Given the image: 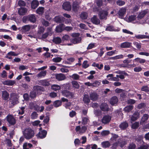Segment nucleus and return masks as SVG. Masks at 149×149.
<instances>
[{"instance_id": "8fccbe9b", "label": "nucleus", "mask_w": 149, "mask_h": 149, "mask_svg": "<svg viewBox=\"0 0 149 149\" xmlns=\"http://www.w3.org/2000/svg\"><path fill=\"white\" fill-rule=\"evenodd\" d=\"M70 77L74 80H79V79L80 76L77 74H74L70 76Z\"/></svg>"}, {"instance_id": "4c0bfd02", "label": "nucleus", "mask_w": 149, "mask_h": 149, "mask_svg": "<svg viewBox=\"0 0 149 149\" xmlns=\"http://www.w3.org/2000/svg\"><path fill=\"white\" fill-rule=\"evenodd\" d=\"M83 101L86 103H88L89 102L90 100L88 95L86 94L84 95Z\"/></svg>"}, {"instance_id": "680f3d73", "label": "nucleus", "mask_w": 149, "mask_h": 149, "mask_svg": "<svg viewBox=\"0 0 149 149\" xmlns=\"http://www.w3.org/2000/svg\"><path fill=\"white\" fill-rule=\"evenodd\" d=\"M62 58L60 57H56L52 59L53 61L55 62H60Z\"/></svg>"}, {"instance_id": "864d4df0", "label": "nucleus", "mask_w": 149, "mask_h": 149, "mask_svg": "<svg viewBox=\"0 0 149 149\" xmlns=\"http://www.w3.org/2000/svg\"><path fill=\"white\" fill-rule=\"evenodd\" d=\"M96 43H90L87 47V49H90L95 47Z\"/></svg>"}, {"instance_id": "f704fd0d", "label": "nucleus", "mask_w": 149, "mask_h": 149, "mask_svg": "<svg viewBox=\"0 0 149 149\" xmlns=\"http://www.w3.org/2000/svg\"><path fill=\"white\" fill-rule=\"evenodd\" d=\"M65 19L63 17H56L54 18V21L57 22H64Z\"/></svg>"}, {"instance_id": "7ed1b4c3", "label": "nucleus", "mask_w": 149, "mask_h": 149, "mask_svg": "<svg viewBox=\"0 0 149 149\" xmlns=\"http://www.w3.org/2000/svg\"><path fill=\"white\" fill-rule=\"evenodd\" d=\"M126 21L128 22H132L134 24L138 23L139 22L137 17L136 15H131L126 19Z\"/></svg>"}, {"instance_id": "0e129e2a", "label": "nucleus", "mask_w": 149, "mask_h": 149, "mask_svg": "<svg viewBox=\"0 0 149 149\" xmlns=\"http://www.w3.org/2000/svg\"><path fill=\"white\" fill-rule=\"evenodd\" d=\"M100 83L98 81H95L93 83H92V86L97 87L99 86L100 84Z\"/></svg>"}, {"instance_id": "1a4fd4ad", "label": "nucleus", "mask_w": 149, "mask_h": 149, "mask_svg": "<svg viewBox=\"0 0 149 149\" xmlns=\"http://www.w3.org/2000/svg\"><path fill=\"white\" fill-rule=\"evenodd\" d=\"M111 118V116L107 115L104 116L102 119V122L104 124H107L109 123Z\"/></svg>"}, {"instance_id": "5701e85b", "label": "nucleus", "mask_w": 149, "mask_h": 149, "mask_svg": "<svg viewBox=\"0 0 149 149\" xmlns=\"http://www.w3.org/2000/svg\"><path fill=\"white\" fill-rule=\"evenodd\" d=\"M131 46V43L128 42H125L121 44L120 47L122 48H129Z\"/></svg>"}, {"instance_id": "4d7b16f0", "label": "nucleus", "mask_w": 149, "mask_h": 149, "mask_svg": "<svg viewBox=\"0 0 149 149\" xmlns=\"http://www.w3.org/2000/svg\"><path fill=\"white\" fill-rule=\"evenodd\" d=\"M81 17L83 19H86L87 17V13L86 12L82 13L80 15Z\"/></svg>"}, {"instance_id": "c9c22d12", "label": "nucleus", "mask_w": 149, "mask_h": 149, "mask_svg": "<svg viewBox=\"0 0 149 149\" xmlns=\"http://www.w3.org/2000/svg\"><path fill=\"white\" fill-rule=\"evenodd\" d=\"M61 86L57 84H53L51 86V88L55 91L60 90Z\"/></svg>"}, {"instance_id": "603ef678", "label": "nucleus", "mask_w": 149, "mask_h": 149, "mask_svg": "<svg viewBox=\"0 0 149 149\" xmlns=\"http://www.w3.org/2000/svg\"><path fill=\"white\" fill-rule=\"evenodd\" d=\"M108 79L109 80L114 81H119V79L118 77V75H117L116 77H112L108 78Z\"/></svg>"}, {"instance_id": "f03ea898", "label": "nucleus", "mask_w": 149, "mask_h": 149, "mask_svg": "<svg viewBox=\"0 0 149 149\" xmlns=\"http://www.w3.org/2000/svg\"><path fill=\"white\" fill-rule=\"evenodd\" d=\"M73 38L71 40V42L74 44L79 43L81 42V38L79 36V34L78 33H74L71 34Z\"/></svg>"}, {"instance_id": "2eb2a0df", "label": "nucleus", "mask_w": 149, "mask_h": 149, "mask_svg": "<svg viewBox=\"0 0 149 149\" xmlns=\"http://www.w3.org/2000/svg\"><path fill=\"white\" fill-rule=\"evenodd\" d=\"M111 134L112 136L110 139L111 142L113 143L116 142L117 140V141H119L120 139L118 135L112 133Z\"/></svg>"}, {"instance_id": "aec40b11", "label": "nucleus", "mask_w": 149, "mask_h": 149, "mask_svg": "<svg viewBox=\"0 0 149 149\" xmlns=\"http://www.w3.org/2000/svg\"><path fill=\"white\" fill-rule=\"evenodd\" d=\"M98 97V95L95 92L91 93L90 94V99L93 101L96 100L97 99Z\"/></svg>"}, {"instance_id": "e2e57ef3", "label": "nucleus", "mask_w": 149, "mask_h": 149, "mask_svg": "<svg viewBox=\"0 0 149 149\" xmlns=\"http://www.w3.org/2000/svg\"><path fill=\"white\" fill-rule=\"evenodd\" d=\"M18 4L20 6H24L26 5L25 3L22 0L19 1L18 2Z\"/></svg>"}, {"instance_id": "a18cd8bd", "label": "nucleus", "mask_w": 149, "mask_h": 149, "mask_svg": "<svg viewBox=\"0 0 149 149\" xmlns=\"http://www.w3.org/2000/svg\"><path fill=\"white\" fill-rule=\"evenodd\" d=\"M134 61H139L140 63H143L145 62L146 61L145 59L142 58H137L135 59Z\"/></svg>"}, {"instance_id": "c756f323", "label": "nucleus", "mask_w": 149, "mask_h": 149, "mask_svg": "<svg viewBox=\"0 0 149 149\" xmlns=\"http://www.w3.org/2000/svg\"><path fill=\"white\" fill-rule=\"evenodd\" d=\"M124 57L122 54H120L115 56L110 57L109 58V59L112 60H116L123 58Z\"/></svg>"}, {"instance_id": "c85d7f7f", "label": "nucleus", "mask_w": 149, "mask_h": 149, "mask_svg": "<svg viewBox=\"0 0 149 149\" xmlns=\"http://www.w3.org/2000/svg\"><path fill=\"white\" fill-rule=\"evenodd\" d=\"M39 82L41 85L44 86H48L50 84L49 81L47 79L41 80Z\"/></svg>"}, {"instance_id": "49530a36", "label": "nucleus", "mask_w": 149, "mask_h": 149, "mask_svg": "<svg viewBox=\"0 0 149 149\" xmlns=\"http://www.w3.org/2000/svg\"><path fill=\"white\" fill-rule=\"evenodd\" d=\"M133 108V106L132 105H129L126 106L124 108V111L126 112H129L132 110Z\"/></svg>"}, {"instance_id": "dca6fc26", "label": "nucleus", "mask_w": 149, "mask_h": 149, "mask_svg": "<svg viewBox=\"0 0 149 149\" xmlns=\"http://www.w3.org/2000/svg\"><path fill=\"white\" fill-rule=\"evenodd\" d=\"M27 9L25 8L21 7L18 10V13L20 15H24L27 12Z\"/></svg>"}, {"instance_id": "cd10ccee", "label": "nucleus", "mask_w": 149, "mask_h": 149, "mask_svg": "<svg viewBox=\"0 0 149 149\" xmlns=\"http://www.w3.org/2000/svg\"><path fill=\"white\" fill-rule=\"evenodd\" d=\"M39 3L38 1L36 0H33L31 3V8L32 9L36 8L38 6Z\"/></svg>"}, {"instance_id": "9b49d317", "label": "nucleus", "mask_w": 149, "mask_h": 149, "mask_svg": "<svg viewBox=\"0 0 149 149\" xmlns=\"http://www.w3.org/2000/svg\"><path fill=\"white\" fill-rule=\"evenodd\" d=\"M126 11V9L125 8H122L120 9L118 13L119 17L121 19L123 18L125 14Z\"/></svg>"}, {"instance_id": "2f4dec72", "label": "nucleus", "mask_w": 149, "mask_h": 149, "mask_svg": "<svg viewBox=\"0 0 149 149\" xmlns=\"http://www.w3.org/2000/svg\"><path fill=\"white\" fill-rule=\"evenodd\" d=\"M65 25L63 24H61L59 26L56 27V30L57 32H61L63 30V29H64Z\"/></svg>"}, {"instance_id": "f257e3e1", "label": "nucleus", "mask_w": 149, "mask_h": 149, "mask_svg": "<svg viewBox=\"0 0 149 149\" xmlns=\"http://www.w3.org/2000/svg\"><path fill=\"white\" fill-rule=\"evenodd\" d=\"M24 137L27 139H29L32 138L34 135V132L31 129L26 128L23 131Z\"/></svg>"}, {"instance_id": "a19ab883", "label": "nucleus", "mask_w": 149, "mask_h": 149, "mask_svg": "<svg viewBox=\"0 0 149 149\" xmlns=\"http://www.w3.org/2000/svg\"><path fill=\"white\" fill-rule=\"evenodd\" d=\"M102 146L104 148H107L110 146V144L108 141L103 142L101 143Z\"/></svg>"}, {"instance_id": "13d9d810", "label": "nucleus", "mask_w": 149, "mask_h": 149, "mask_svg": "<svg viewBox=\"0 0 149 149\" xmlns=\"http://www.w3.org/2000/svg\"><path fill=\"white\" fill-rule=\"evenodd\" d=\"M110 133L109 130H104L101 132V134L102 136H105L108 135Z\"/></svg>"}, {"instance_id": "6ab92c4d", "label": "nucleus", "mask_w": 149, "mask_h": 149, "mask_svg": "<svg viewBox=\"0 0 149 149\" xmlns=\"http://www.w3.org/2000/svg\"><path fill=\"white\" fill-rule=\"evenodd\" d=\"M28 20L31 22L34 23L36 21V18L34 15L31 14L27 16Z\"/></svg>"}, {"instance_id": "b1692460", "label": "nucleus", "mask_w": 149, "mask_h": 149, "mask_svg": "<svg viewBox=\"0 0 149 149\" xmlns=\"http://www.w3.org/2000/svg\"><path fill=\"white\" fill-rule=\"evenodd\" d=\"M15 83V81L12 80L6 81L3 82V84L8 86H12Z\"/></svg>"}, {"instance_id": "f3484780", "label": "nucleus", "mask_w": 149, "mask_h": 149, "mask_svg": "<svg viewBox=\"0 0 149 149\" xmlns=\"http://www.w3.org/2000/svg\"><path fill=\"white\" fill-rule=\"evenodd\" d=\"M92 22L95 24H99L100 23V20L97 17L96 15H94L91 19Z\"/></svg>"}, {"instance_id": "774afa93", "label": "nucleus", "mask_w": 149, "mask_h": 149, "mask_svg": "<svg viewBox=\"0 0 149 149\" xmlns=\"http://www.w3.org/2000/svg\"><path fill=\"white\" fill-rule=\"evenodd\" d=\"M80 141L78 139H76L74 141V143L75 146H78L81 144Z\"/></svg>"}, {"instance_id": "6e6552de", "label": "nucleus", "mask_w": 149, "mask_h": 149, "mask_svg": "<svg viewBox=\"0 0 149 149\" xmlns=\"http://www.w3.org/2000/svg\"><path fill=\"white\" fill-rule=\"evenodd\" d=\"M63 95L69 98H72L74 97V94L69 91L64 90L62 91Z\"/></svg>"}, {"instance_id": "f8f14e48", "label": "nucleus", "mask_w": 149, "mask_h": 149, "mask_svg": "<svg viewBox=\"0 0 149 149\" xmlns=\"http://www.w3.org/2000/svg\"><path fill=\"white\" fill-rule=\"evenodd\" d=\"M47 134V132L46 131L42 130L40 131L36 136L38 138L42 139L46 137Z\"/></svg>"}, {"instance_id": "de8ad7c7", "label": "nucleus", "mask_w": 149, "mask_h": 149, "mask_svg": "<svg viewBox=\"0 0 149 149\" xmlns=\"http://www.w3.org/2000/svg\"><path fill=\"white\" fill-rule=\"evenodd\" d=\"M61 104V100H57L55 101L54 103V107H57L60 106Z\"/></svg>"}, {"instance_id": "6e6d98bb", "label": "nucleus", "mask_w": 149, "mask_h": 149, "mask_svg": "<svg viewBox=\"0 0 149 149\" xmlns=\"http://www.w3.org/2000/svg\"><path fill=\"white\" fill-rule=\"evenodd\" d=\"M139 126V123L138 122H136L133 124L132 126V127L133 129L137 128Z\"/></svg>"}, {"instance_id": "79ce46f5", "label": "nucleus", "mask_w": 149, "mask_h": 149, "mask_svg": "<svg viewBox=\"0 0 149 149\" xmlns=\"http://www.w3.org/2000/svg\"><path fill=\"white\" fill-rule=\"evenodd\" d=\"M72 84L73 87L74 88L78 89L79 88V85L78 82L76 81H73L72 82Z\"/></svg>"}, {"instance_id": "4be33fe9", "label": "nucleus", "mask_w": 149, "mask_h": 149, "mask_svg": "<svg viewBox=\"0 0 149 149\" xmlns=\"http://www.w3.org/2000/svg\"><path fill=\"white\" fill-rule=\"evenodd\" d=\"M147 12L146 10H143L141 11L138 14L137 16L138 19L139 21L140 19H142L146 14Z\"/></svg>"}, {"instance_id": "423d86ee", "label": "nucleus", "mask_w": 149, "mask_h": 149, "mask_svg": "<svg viewBox=\"0 0 149 149\" xmlns=\"http://www.w3.org/2000/svg\"><path fill=\"white\" fill-rule=\"evenodd\" d=\"M108 13L107 11L101 10L99 11L98 14L100 18L101 19L106 20L107 19Z\"/></svg>"}, {"instance_id": "bb28decb", "label": "nucleus", "mask_w": 149, "mask_h": 149, "mask_svg": "<svg viewBox=\"0 0 149 149\" xmlns=\"http://www.w3.org/2000/svg\"><path fill=\"white\" fill-rule=\"evenodd\" d=\"M139 113L138 112H135L131 117V120L134 121L139 117Z\"/></svg>"}, {"instance_id": "58836bf2", "label": "nucleus", "mask_w": 149, "mask_h": 149, "mask_svg": "<svg viewBox=\"0 0 149 149\" xmlns=\"http://www.w3.org/2000/svg\"><path fill=\"white\" fill-rule=\"evenodd\" d=\"M32 146V145L30 143H25L23 145V149H29Z\"/></svg>"}, {"instance_id": "72a5a7b5", "label": "nucleus", "mask_w": 149, "mask_h": 149, "mask_svg": "<svg viewBox=\"0 0 149 149\" xmlns=\"http://www.w3.org/2000/svg\"><path fill=\"white\" fill-rule=\"evenodd\" d=\"M128 126V124L125 122L121 123L119 125V127L121 130H125Z\"/></svg>"}, {"instance_id": "393cba45", "label": "nucleus", "mask_w": 149, "mask_h": 149, "mask_svg": "<svg viewBox=\"0 0 149 149\" xmlns=\"http://www.w3.org/2000/svg\"><path fill=\"white\" fill-rule=\"evenodd\" d=\"M2 97L3 99L4 100H7L9 97V94L8 92L4 91L2 92Z\"/></svg>"}, {"instance_id": "39448f33", "label": "nucleus", "mask_w": 149, "mask_h": 149, "mask_svg": "<svg viewBox=\"0 0 149 149\" xmlns=\"http://www.w3.org/2000/svg\"><path fill=\"white\" fill-rule=\"evenodd\" d=\"M127 143V140L125 139H123L122 141L119 142V141L115 142L113 144V147L115 149L116 148L118 145L120 146V147L122 148L124 145L126 144Z\"/></svg>"}, {"instance_id": "69168bd1", "label": "nucleus", "mask_w": 149, "mask_h": 149, "mask_svg": "<svg viewBox=\"0 0 149 149\" xmlns=\"http://www.w3.org/2000/svg\"><path fill=\"white\" fill-rule=\"evenodd\" d=\"M38 117V114L35 112H33L31 115V118L32 119H36Z\"/></svg>"}, {"instance_id": "a878e982", "label": "nucleus", "mask_w": 149, "mask_h": 149, "mask_svg": "<svg viewBox=\"0 0 149 149\" xmlns=\"http://www.w3.org/2000/svg\"><path fill=\"white\" fill-rule=\"evenodd\" d=\"M47 74L46 70H44L40 72L37 75V77L39 78H43L45 77Z\"/></svg>"}, {"instance_id": "4468645a", "label": "nucleus", "mask_w": 149, "mask_h": 149, "mask_svg": "<svg viewBox=\"0 0 149 149\" xmlns=\"http://www.w3.org/2000/svg\"><path fill=\"white\" fill-rule=\"evenodd\" d=\"M63 8L65 10H70L71 9V6L70 3L66 2L63 3L62 5Z\"/></svg>"}, {"instance_id": "7c9ffc66", "label": "nucleus", "mask_w": 149, "mask_h": 149, "mask_svg": "<svg viewBox=\"0 0 149 149\" xmlns=\"http://www.w3.org/2000/svg\"><path fill=\"white\" fill-rule=\"evenodd\" d=\"M100 108L102 111H108V107L107 104L106 103H103L101 105Z\"/></svg>"}, {"instance_id": "3c124183", "label": "nucleus", "mask_w": 149, "mask_h": 149, "mask_svg": "<svg viewBox=\"0 0 149 149\" xmlns=\"http://www.w3.org/2000/svg\"><path fill=\"white\" fill-rule=\"evenodd\" d=\"M117 51L116 50H112L111 51L108 52L107 53V55L108 56H111L114 54H117Z\"/></svg>"}, {"instance_id": "0eeeda50", "label": "nucleus", "mask_w": 149, "mask_h": 149, "mask_svg": "<svg viewBox=\"0 0 149 149\" xmlns=\"http://www.w3.org/2000/svg\"><path fill=\"white\" fill-rule=\"evenodd\" d=\"M36 25H26L23 26L22 28V30L23 32L26 33L29 31L31 29H33L36 27Z\"/></svg>"}, {"instance_id": "37998d69", "label": "nucleus", "mask_w": 149, "mask_h": 149, "mask_svg": "<svg viewBox=\"0 0 149 149\" xmlns=\"http://www.w3.org/2000/svg\"><path fill=\"white\" fill-rule=\"evenodd\" d=\"M50 31H48V32L45 33L43 34L42 36V38L43 39H45L47 38V36H51L52 34V33L51 32V29H50Z\"/></svg>"}, {"instance_id": "c03bdc74", "label": "nucleus", "mask_w": 149, "mask_h": 149, "mask_svg": "<svg viewBox=\"0 0 149 149\" xmlns=\"http://www.w3.org/2000/svg\"><path fill=\"white\" fill-rule=\"evenodd\" d=\"M53 41L56 44H58L61 42V40L60 38L57 37L54 38L53 40Z\"/></svg>"}, {"instance_id": "a211bd4d", "label": "nucleus", "mask_w": 149, "mask_h": 149, "mask_svg": "<svg viewBox=\"0 0 149 149\" xmlns=\"http://www.w3.org/2000/svg\"><path fill=\"white\" fill-rule=\"evenodd\" d=\"M118 102V99L116 96H113L112 97L110 100V103L112 105L116 104Z\"/></svg>"}, {"instance_id": "9d476101", "label": "nucleus", "mask_w": 149, "mask_h": 149, "mask_svg": "<svg viewBox=\"0 0 149 149\" xmlns=\"http://www.w3.org/2000/svg\"><path fill=\"white\" fill-rule=\"evenodd\" d=\"M6 118L7 121L11 125H14L15 123V119L12 115H8L6 117Z\"/></svg>"}, {"instance_id": "09e8293b", "label": "nucleus", "mask_w": 149, "mask_h": 149, "mask_svg": "<svg viewBox=\"0 0 149 149\" xmlns=\"http://www.w3.org/2000/svg\"><path fill=\"white\" fill-rule=\"evenodd\" d=\"M106 30L109 31H117V29H115L113 26H109L107 27L106 29Z\"/></svg>"}, {"instance_id": "412c9836", "label": "nucleus", "mask_w": 149, "mask_h": 149, "mask_svg": "<svg viewBox=\"0 0 149 149\" xmlns=\"http://www.w3.org/2000/svg\"><path fill=\"white\" fill-rule=\"evenodd\" d=\"M135 37L136 38L139 39H149V35L146 36L142 34L136 35Z\"/></svg>"}, {"instance_id": "473e14b6", "label": "nucleus", "mask_w": 149, "mask_h": 149, "mask_svg": "<svg viewBox=\"0 0 149 149\" xmlns=\"http://www.w3.org/2000/svg\"><path fill=\"white\" fill-rule=\"evenodd\" d=\"M79 3L77 1H74L73 2L72 6V10L75 11H77L78 9V5Z\"/></svg>"}, {"instance_id": "ea45409f", "label": "nucleus", "mask_w": 149, "mask_h": 149, "mask_svg": "<svg viewBox=\"0 0 149 149\" xmlns=\"http://www.w3.org/2000/svg\"><path fill=\"white\" fill-rule=\"evenodd\" d=\"M36 11L37 13L39 14H42L44 12V8L40 7L37 9Z\"/></svg>"}, {"instance_id": "bf43d9fd", "label": "nucleus", "mask_w": 149, "mask_h": 149, "mask_svg": "<svg viewBox=\"0 0 149 149\" xmlns=\"http://www.w3.org/2000/svg\"><path fill=\"white\" fill-rule=\"evenodd\" d=\"M141 90L142 91L148 92L149 91V88L147 86H145L142 87Z\"/></svg>"}, {"instance_id": "338daca9", "label": "nucleus", "mask_w": 149, "mask_h": 149, "mask_svg": "<svg viewBox=\"0 0 149 149\" xmlns=\"http://www.w3.org/2000/svg\"><path fill=\"white\" fill-rule=\"evenodd\" d=\"M136 147V146L135 144L132 143L130 144L129 147V149H135Z\"/></svg>"}, {"instance_id": "ddd939ff", "label": "nucleus", "mask_w": 149, "mask_h": 149, "mask_svg": "<svg viewBox=\"0 0 149 149\" xmlns=\"http://www.w3.org/2000/svg\"><path fill=\"white\" fill-rule=\"evenodd\" d=\"M55 77L56 79L58 81H63L66 79L65 75L62 73L57 74Z\"/></svg>"}, {"instance_id": "052dcab7", "label": "nucleus", "mask_w": 149, "mask_h": 149, "mask_svg": "<svg viewBox=\"0 0 149 149\" xmlns=\"http://www.w3.org/2000/svg\"><path fill=\"white\" fill-rule=\"evenodd\" d=\"M82 120V123L84 124H86L89 122V120L87 117L83 118Z\"/></svg>"}, {"instance_id": "5fc2aeb1", "label": "nucleus", "mask_w": 149, "mask_h": 149, "mask_svg": "<svg viewBox=\"0 0 149 149\" xmlns=\"http://www.w3.org/2000/svg\"><path fill=\"white\" fill-rule=\"evenodd\" d=\"M134 45L138 49H140L141 47V44L140 43H138L136 42H133Z\"/></svg>"}, {"instance_id": "20e7f679", "label": "nucleus", "mask_w": 149, "mask_h": 149, "mask_svg": "<svg viewBox=\"0 0 149 149\" xmlns=\"http://www.w3.org/2000/svg\"><path fill=\"white\" fill-rule=\"evenodd\" d=\"M17 96L15 93H11L10 95V100L11 104L14 105L18 103Z\"/></svg>"}, {"instance_id": "e433bc0d", "label": "nucleus", "mask_w": 149, "mask_h": 149, "mask_svg": "<svg viewBox=\"0 0 149 149\" xmlns=\"http://www.w3.org/2000/svg\"><path fill=\"white\" fill-rule=\"evenodd\" d=\"M148 118V116L147 114H145L142 118L140 123L142 124L146 121Z\"/></svg>"}]
</instances>
